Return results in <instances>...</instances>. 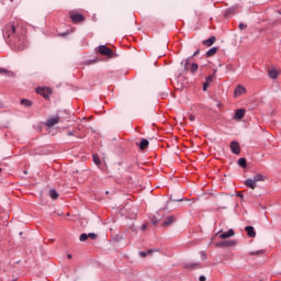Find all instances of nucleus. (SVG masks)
Returning a JSON list of instances; mask_svg holds the SVG:
<instances>
[{"mask_svg": "<svg viewBox=\"0 0 281 281\" xmlns=\"http://www.w3.org/2000/svg\"><path fill=\"white\" fill-rule=\"evenodd\" d=\"M260 181H267V176L262 173H257L254 176V178H248L247 180H245V186L247 188H250L251 190H256V186Z\"/></svg>", "mask_w": 281, "mask_h": 281, "instance_id": "nucleus-1", "label": "nucleus"}, {"mask_svg": "<svg viewBox=\"0 0 281 281\" xmlns=\"http://www.w3.org/2000/svg\"><path fill=\"white\" fill-rule=\"evenodd\" d=\"M234 235H235V233H234V229H232V228L228 229L227 232L220 231L217 233L218 238H222L223 240H225L227 238H232V236H234Z\"/></svg>", "mask_w": 281, "mask_h": 281, "instance_id": "nucleus-2", "label": "nucleus"}, {"mask_svg": "<svg viewBox=\"0 0 281 281\" xmlns=\"http://www.w3.org/2000/svg\"><path fill=\"white\" fill-rule=\"evenodd\" d=\"M36 93L43 95V98H49L52 95V89L49 88H37Z\"/></svg>", "mask_w": 281, "mask_h": 281, "instance_id": "nucleus-3", "label": "nucleus"}, {"mask_svg": "<svg viewBox=\"0 0 281 281\" xmlns=\"http://www.w3.org/2000/svg\"><path fill=\"white\" fill-rule=\"evenodd\" d=\"M99 54H102L103 56H109V58H111V56H113V50L103 45L99 47Z\"/></svg>", "mask_w": 281, "mask_h": 281, "instance_id": "nucleus-4", "label": "nucleus"}, {"mask_svg": "<svg viewBox=\"0 0 281 281\" xmlns=\"http://www.w3.org/2000/svg\"><path fill=\"white\" fill-rule=\"evenodd\" d=\"M245 93H247V88L237 86L234 91V98H239V95H245Z\"/></svg>", "mask_w": 281, "mask_h": 281, "instance_id": "nucleus-5", "label": "nucleus"}, {"mask_svg": "<svg viewBox=\"0 0 281 281\" xmlns=\"http://www.w3.org/2000/svg\"><path fill=\"white\" fill-rule=\"evenodd\" d=\"M60 122V117L58 116H52L46 121V126L52 127L56 126Z\"/></svg>", "mask_w": 281, "mask_h": 281, "instance_id": "nucleus-6", "label": "nucleus"}, {"mask_svg": "<svg viewBox=\"0 0 281 281\" xmlns=\"http://www.w3.org/2000/svg\"><path fill=\"white\" fill-rule=\"evenodd\" d=\"M231 150L234 153V155H240V144L237 142L231 143Z\"/></svg>", "mask_w": 281, "mask_h": 281, "instance_id": "nucleus-7", "label": "nucleus"}, {"mask_svg": "<svg viewBox=\"0 0 281 281\" xmlns=\"http://www.w3.org/2000/svg\"><path fill=\"white\" fill-rule=\"evenodd\" d=\"M70 19L74 21V23H79V21H82L83 18L80 13H72L70 14Z\"/></svg>", "mask_w": 281, "mask_h": 281, "instance_id": "nucleus-8", "label": "nucleus"}, {"mask_svg": "<svg viewBox=\"0 0 281 281\" xmlns=\"http://www.w3.org/2000/svg\"><path fill=\"white\" fill-rule=\"evenodd\" d=\"M215 42H216V37L211 36L209 40H205L203 42V45H206V47H212V45H214Z\"/></svg>", "mask_w": 281, "mask_h": 281, "instance_id": "nucleus-9", "label": "nucleus"}, {"mask_svg": "<svg viewBox=\"0 0 281 281\" xmlns=\"http://www.w3.org/2000/svg\"><path fill=\"white\" fill-rule=\"evenodd\" d=\"M234 117L235 120H243V117H245V110L244 109L237 110Z\"/></svg>", "mask_w": 281, "mask_h": 281, "instance_id": "nucleus-10", "label": "nucleus"}, {"mask_svg": "<svg viewBox=\"0 0 281 281\" xmlns=\"http://www.w3.org/2000/svg\"><path fill=\"white\" fill-rule=\"evenodd\" d=\"M246 232L250 238H256V231L254 229V226H247Z\"/></svg>", "mask_w": 281, "mask_h": 281, "instance_id": "nucleus-11", "label": "nucleus"}, {"mask_svg": "<svg viewBox=\"0 0 281 281\" xmlns=\"http://www.w3.org/2000/svg\"><path fill=\"white\" fill-rule=\"evenodd\" d=\"M280 76V71L277 69H270L269 70V77L272 78V80H276Z\"/></svg>", "mask_w": 281, "mask_h": 281, "instance_id": "nucleus-12", "label": "nucleus"}, {"mask_svg": "<svg viewBox=\"0 0 281 281\" xmlns=\"http://www.w3.org/2000/svg\"><path fill=\"white\" fill-rule=\"evenodd\" d=\"M175 223V216H169L165 220L164 225L168 227V225H172Z\"/></svg>", "mask_w": 281, "mask_h": 281, "instance_id": "nucleus-13", "label": "nucleus"}, {"mask_svg": "<svg viewBox=\"0 0 281 281\" xmlns=\"http://www.w3.org/2000/svg\"><path fill=\"white\" fill-rule=\"evenodd\" d=\"M148 139H143L139 144L140 150H145V148H148Z\"/></svg>", "mask_w": 281, "mask_h": 281, "instance_id": "nucleus-14", "label": "nucleus"}, {"mask_svg": "<svg viewBox=\"0 0 281 281\" xmlns=\"http://www.w3.org/2000/svg\"><path fill=\"white\" fill-rule=\"evenodd\" d=\"M238 166H240L241 168H247V159L240 158L238 160Z\"/></svg>", "mask_w": 281, "mask_h": 281, "instance_id": "nucleus-15", "label": "nucleus"}, {"mask_svg": "<svg viewBox=\"0 0 281 281\" xmlns=\"http://www.w3.org/2000/svg\"><path fill=\"white\" fill-rule=\"evenodd\" d=\"M216 52H218V48L213 47L210 50H207L206 56H209V57L214 56L216 54Z\"/></svg>", "mask_w": 281, "mask_h": 281, "instance_id": "nucleus-16", "label": "nucleus"}, {"mask_svg": "<svg viewBox=\"0 0 281 281\" xmlns=\"http://www.w3.org/2000/svg\"><path fill=\"white\" fill-rule=\"evenodd\" d=\"M49 196H50V199L56 200V199H58V192H56V190H50Z\"/></svg>", "mask_w": 281, "mask_h": 281, "instance_id": "nucleus-17", "label": "nucleus"}, {"mask_svg": "<svg viewBox=\"0 0 281 281\" xmlns=\"http://www.w3.org/2000/svg\"><path fill=\"white\" fill-rule=\"evenodd\" d=\"M21 104H23L24 106H32V102L30 100H25V99H23L21 101Z\"/></svg>", "mask_w": 281, "mask_h": 281, "instance_id": "nucleus-18", "label": "nucleus"}, {"mask_svg": "<svg viewBox=\"0 0 281 281\" xmlns=\"http://www.w3.org/2000/svg\"><path fill=\"white\" fill-rule=\"evenodd\" d=\"M222 245H225V247H234V245H236V240H232V241H226Z\"/></svg>", "mask_w": 281, "mask_h": 281, "instance_id": "nucleus-19", "label": "nucleus"}, {"mask_svg": "<svg viewBox=\"0 0 281 281\" xmlns=\"http://www.w3.org/2000/svg\"><path fill=\"white\" fill-rule=\"evenodd\" d=\"M262 254H265V250H258L255 252H249V256H262Z\"/></svg>", "mask_w": 281, "mask_h": 281, "instance_id": "nucleus-20", "label": "nucleus"}, {"mask_svg": "<svg viewBox=\"0 0 281 281\" xmlns=\"http://www.w3.org/2000/svg\"><path fill=\"white\" fill-rule=\"evenodd\" d=\"M88 238H91V240H95V238H98V235L95 233H89Z\"/></svg>", "mask_w": 281, "mask_h": 281, "instance_id": "nucleus-21", "label": "nucleus"}, {"mask_svg": "<svg viewBox=\"0 0 281 281\" xmlns=\"http://www.w3.org/2000/svg\"><path fill=\"white\" fill-rule=\"evenodd\" d=\"M88 237V234H81L80 237H79V240H81V243H85V240H87Z\"/></svg>", "mask_w": 281, "mask_h": 281, "instance_id": "nucleus-22", "label": "nucleus"}, {"mask_svg": "<svg viewBox=\"0 0 281 281\" xmlns=\"http://www.w3.org/2000/svg\"><path fill=\"white\" fill-rule=\"evenodd\" d=\"M149 254H151L150 250H148V251H140V252H139V256H140L142 258H146V256H148Z\"/></svg>", "mask_w": 281, "mask_h": 281, "instance_id": "nucleus-23", "label": "nucleus"}, {"mask_svg": "<svg viewBox=\"0 0 281 281\" xmlns=\"http://www.w3.org/2000/svg\"><path fill=\"white\" fill-rule=\"evenodd\" d=\"M93 162L95 166H100V158L98 156H93Z\"/></svg>", "mask_w": 281, "mask_h": 281, "instance_id": "nucleus-24", "label": "nucleus"}, {"mask_svg": "<svg viewBox=\"0 0 281 281\" xmlns=\"http://www.w3.org/2000/svg\"><path fill=\"white\" fill-rule=\"evenodd\" d=\"M196 69H199V65L192 64L191 71H196Z\"/></svg>", "mask_w": 281, "mask_h": 281, "instance_id": "nucleus-25", "label": "nucleus"}, {"mask_svg": "<svg viewBox=\"0 0 281 281\" xmlns=\"http://www.w3.org/2000/svg\"><path fill=\"white\" fill-rule=\"evenodd\" d=\"M212 80H214V77L213 76H209L207 78H206V82L210 85V82H212Z\"/></svg>", "mask_w": 281, "mask_h": 281, "instance_id": "nucleus-26", "label": "nucleus"}, {"mask_svg": "<svg viewBox=\"0 0 281 281\" xmlns=\"http://www.w3.org/2000/svg\"><path fill=\"white\" fill-rule=\"evenodd\" d=\"M207 87H210V83L204 82V85H203V91H207Z\"/></svg>", "mask_w": 281, "mask_h": 281, "instance_id": "nucleus-27", "label": "nucleus"}, {"mask_svg": "<svg viewBox=\"0 0 281 281\" xmlns=\"http://www.w3.org/2000/svg\"><path fill=\"white\" fill-rule=\"evenodd\" d=\"M189 120H190L191 122H194V115H190V116H189Z\"/></svg>", "mask_w": 281, "mask_h": 281, "instance_id": "nucleus-28", "label": "nucleus"}, {"mask_svg": "<svg viewBox=\"0 0 281 281\" xmlns=\"http://www.w3.org/2000/svg\"><path fill=\"white\" fill-rule=\"evenodd\" d=\"M239 30H245V24H239Z\"/></svg>", "mask_w": 281, "mask_h": 281, "instance_id": "nucleus-29", "label": "nucleus"}, {"mask_svg": "<svg viewBox=\"0 0 281 281\" xmlns=\"http://www.w3.org/2000/svg\"><path fill=\"white\" fill-rule=\"evenodd\" d=\"M200 281H205V277H200Z\"/></svg>", "mask_w": 281, "mask_h": 281, "instance_id": "nucleus-30", "label": "nucleus"}, {"mask_svg": "<svg viewBox=\"0 0 281 281\" xmlns=\"http://www.w3.org/2000/svg\"><path fill=\"white\" fill-rule=\"evenodd\" d=\"M4 74H8L9 76H12V72H9V71H4Z\"/></svg>", "mask_w": 281, "mask_h": 281, "instance_id": "nucleus-31", "label": "nucleus"}, {"mask_svg": "<svg viewBox=\"0 0 281 281\" xmlns=\"http://www.w3.org/2000/svg\"><path fill=\"white\" fill-rule=\"evenodd\" d=\"M12 32H14V26H12Z\"/></svg>", "mask_w": 281, "mask_h": 281, "instance_id": "nucleus-32", "label": "nucleus"}, {"mask_svg": "<svg viewBox=\"0 0 281 281\" xmlns=\"http://www.w3.org/2000/svg\"><path fill=\"white\" fill-rule=\"evenodd\" d=\"M0 172H1V168H0Z\"/></svg>", "mask_w": 281, "mask_h": 281, "instance_id": "nucleus-33", "label": "nucleus"}]
</instances>
